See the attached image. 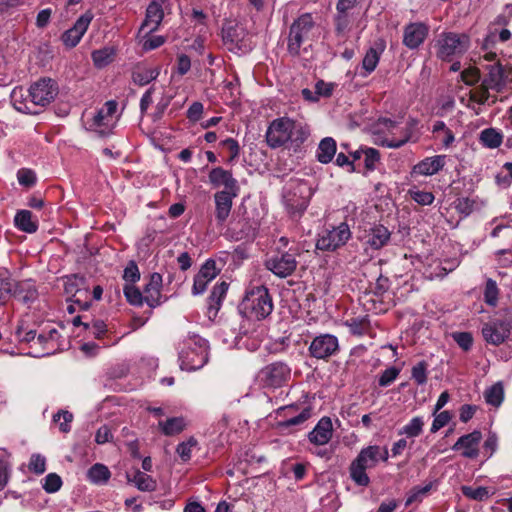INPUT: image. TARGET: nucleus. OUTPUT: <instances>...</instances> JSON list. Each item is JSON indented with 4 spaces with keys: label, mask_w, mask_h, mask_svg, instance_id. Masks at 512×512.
Here are the masks:
<instances>
[{
    "label": "nucleus",
    "mask_w": 512,
    "mask_h": 512,
    "mask_svg": "<svg viewBox=\"0 0 512 512\" xmlns=\"http://www.w3.org/2000/svg\"><path fill=\"white\" fill-rule=\"evenodd\" d=\"M308 136L309 129L305 124L289 117H280L270 123L266 131V142L273 149L286 145L296 152Z\"/></svg>",
    "instance_id": "f257e3e1"
},
{
    "label": "nucleus",
    "mask_w": 512,
    "mask_h": 512,
    "mask_svg": "<svg viewBox=\"0 0 512 512\" xmlns=\"http://www.w3.org/2000/svg\"><path fill=\"white\" fill-rule=\"evenodd\" d=\"M389 453L387 447L379 445H369L362 448L357 457L351 462L349 467L351 479L360 486H367L370 479L366 473L367 469L375 467L379 461L386 462Z\"/></svg>",
    "instance_id": "f03ea898"
},
{
    "label": "nucleus",
    "mask_w": 512,
    "mask_h": 512,
    "mask_svg": "<svg viewBox=\"0 0 512 512\" xmlns=\"http://www.w3.org/2000/svg\"><path fill=\"white\" fill-rule=\"evenodd\" d=\"M180 368L194 371L202 368L208 361V342L196 335H188L179 351Z\"/></svg>",
    "instance_id": "7ed1b4c3"
},
{
    "label": "nucleus",
    "mask_w": 512,
    "mask_h": 512,
    "mask_svg": "<svg viewBox=\"0 0 512 512\" xmlns=\"http://www.w3.org/2000/svg\"><path fill=\"white\" fill-rule=\"evenodd\" d=\"M274 305L269 290L265 286H256L248 290L242 300L241 312L248 318L263 320L273 311Z\"/></svg>",
    "instance_id": "20e7f679"
},
{
    "label": "nucleus",
    "mask_w": 512,
    "mask_h": 512,
    "mask_svg": "<svg viewBox=\"0 0 512 512\" xmlns=\"http://www.w3.org/2000/svg\"><path fill=\"white\" fill-rule=\"evenodd\" d=\"M495 318L482 326V336L491 345L499 346L512 334V310L505 308L498 312Z\"/></svg>",
    "instance_id": "39448f33"
},
{
    "label": "nucleus",
    "mask_w": 512,
    "mask_h": 512,
    "mask_svg": "<svg viewBox=\"0 0 512 512\" xmlns=\"http://www.w3.org/2000/svg\"><path fill=\"white\" fill-rule=\"evenodd\" d=\"M469 47L470 37L466 33L443 32L435 42L436 56L444 61L464 54Z\"/></svg>",
    "instance_id": "423d86ee"
},
{
    "label": "nucleus",
    "mask_w": 512,
    "mask_h": 512,
    "mask_svg": "<svg viewBox=\"0 0 512 512\" xmlns=\"http://www.w3.org/2000/svg\"><path fill=\"white\" fill-rule=\"evenodd\" d=\"M310 188L302 180H290L287 184L283 199L286 209L293 217H300L309 205Z\"/></svg>",
    "instance_id": "0eeeda50"
},
{
    "label": "nucleus",
    "mask_w": 512,
    "mask_h": 512,
    "mask_svg": "<svg viewBox=\"0 0 512 512\" xmlns=\"http://www.w3.org/2000/svg\"><path fill=\"white\" fill-rule=\"evenodd\" d=\"M315 22L310 13H304L293 21L289 28L287 50L292 56H298L302 45L309 39Z\"/></svg>",
    "instance_id": "6e6552de"
},
{
    "label": "nucleus",
    "mask_w": 512,
    "mask_h": 512,
    "mask_svg": "<svg viewBox=\"0 0 512 512\" xmlns=\"http://www.w3.org/2000/svg\"><path fill=\"white\" fill-rule=\"evenodd\" d=\"M486 74L482 80L484 92L489 90L502 92L512 82V65L501 62L489 63L485 66Z\"/></svg>",
    "instance_id": "1a4fd4ad"
},
{
    "label": "nucleus",
    "mask_w": 512,
    "mask_h": 512,
    "mask_svg": "<svg viewBox=\"0 0 512 512\" xmlns=\"http://www.w3.org/2000/svg\"><path fill=\"white\" fill-rule=\"evenodd\" d=\"M58 94L57 84L50 78H42L33 83L28 90V97L33 109L50 104Z\"/></svg>",
    "instance_id": "9d476101"
},
{
    "label": "nucleus",
    "mask_w": 512,
    "mask_h": 512,
    "mask_svg": "<svg viewBox=\"0 0 512 512\" xmlns=\"http://www.w3.org/2000/svg\"><path fill=\"white\" fill-rule=\"evenodd\" d=\"M351 231L347 223H340L331 230L324 231L318 238L316 247L322 251H335L342 247L351 238Z\"/></svg>",
    "instance_id": "9b49d317"
},
{
    "label": "nucleus",
    "mask_w": 512,
    "mask_h": 512,
    "mask_svg": "<svg viewBox=\"0 0 512 512\" xmlns=\"http://www.w3.org/2000/svg\"><path fill=\"white\" fill-rule=\"evenodd\" d=\"M291 370L283 362H274L259 372V379L265 387L278 388L284 385L290 378Z\"/></svg>",
    "instance_id": "f8f14e48"
},
{
    "label": "nucleus",
    "mask_w": 512,
    "mask_h": 512,
    "mask_svg": "<svg viewBox=\"0 0 512 512\" xmlns=\"http://www.w3.org/2000/svg\"><path fill=\"white\" fill-rule=\"evenodd\" d=\"M297 264L295 255L290 252L277 254L265 262L266 268L280 278L292 275L296 270Z\"/></svg>",
    "instance_id": "ddd939ff"
},
{
    "label": "nucleus",
    "mask_w": 512,
    "mask_h": 512,
    "mask_svg": "<svg viewBox=\"0 0 512 512\" xmlns=\"http://www.w3.org/2000/svg\"><path fill=\"white\" fill-rule=\"evenodd\" d=\"M339 348L338 339L332 334L316 336L310 346L309 353L316 359H327L334 355Z\"/></svg>",
    "instance_id": "4468645a"
},
{
    "label": "nucleus",
    "mask_w": 512,
    "mask_h": 512,
    "mask_svg": "<svg viewBox=\"0 0 512 512\" xmlns=\"http://www.w3.org/2000/svg\"><path fill=\"white\" fill-rule=\"evenodd\" d=\"M208 177L213 187H223L221 191L232 193V195H239L240 187L231 171L225 170L222 167H216L209 172Z\"/></svg>",
    "instance_id": "2eb2a0df"
},
{
    "label": "nucleus",
    "mask_w": 512,
    "mask_h": 512,
    "mask_svg": "<svg viewBox=\"0 0 512 512\" xmlns=\"http://www.w3.org/2000/svg\"><path fill=\"white\" fill-rule=\"evenodd\" d=\"M429 33V27L422 22H412L404 27L403 44L410 50H414L423 44Z\"/></svg>",
    "instance_id": "dca6fc26"
},
{
    "label": "nucleus",
    "mask_w": 512,
    "mask_h": 512,
    "mask_svg": "<svg viewBox=\"0 0 512 512\" xmlns=\"http://www.w3.org/2000/svg\"><path fill=\"white\" fill-rule=\"evenodd\" d=\"M93 19V15L91 12H86L81 15L75 22L72 28L65 31L61 39L65 46L69 48L75 47L81 40L84 33L87 31L91 21Z\"/></svg>",
    "instance_id": "f3484780"
},
{
    "label": "nucleus",
    "mask_w": 512,
    "mask_h": 512,
    "mask_svg": "<svg viewBox=\"0 0 512 512\" xmlns=\"http://www.w3.org/2000/svg\"><path fill=\"white\" fill-rule=\"evenodd\" d=\"M219 272L220 270L217 269L215 260H206L194 277V283L192 286L193 295L202 294L206 290L208 283L216 278Z\"/></svg>",
    "instance_id": "a211bd4d"
},
{
    "label": "nucleus",
    "mask_w": 512,
    "mask_h": 512,
    "mask_svg": "<svg viewBox=\"0 0 512 512\" xmlns=\"http://www.w3.org/2000/svg\"><path fill=\"white\" fill-rule=\"evenodd\" d=\"M482 440V433L479 430L461 436L456 443L452 446L455 451L463 450L462 456L465 458L474 459L479 455V443Z\"/></svg>",
    "instance_id": "6ab92c4d"
},
{
    "label": "nucleus",
    "mask_w": 512,
    "mask_h": 512,
    "mask_svg": "<svg viewBox=\"0 0 512 512\" xmlns=\"http://www.w3.org/2000/svg\"><path fill=\"white\" fill-rule=\"evenodd\" d=\"M246 31L243 26L231 22L225 24L222 28V39L229 50L242 49L246 47Z\"/></svg>",
    "instance_id": "aec40b11"
},
{
    "label": "nucleus",
    "mask_w": 512,
    "mask_h": 512,
    "mask_svg": "<svg viewBox=\"0 0 512 512\" xmlns=\"http://www.w3.org/2000/svg\"><path fill=\"white\" fill-rule=\"evenodd\" d=\"M163 17L162 5L156 1L151 2L146 9L145 20L140 27V32L146 36L150 35L158 29Z\"/></svg>",
    "instance_id": "412c9836"
},
{
    "label": "nucleus",
    "mask_w": 512,
    "mask_h": 512,
    "mask_svg": "<svg viewBox=\"0 0 512 512\" xmlns=\"http://www.w3.org/2000/svg\"><path fill=\"white\" fill-rule=\"evenodd\" d=\"M238 195H232V193H227L226 191H217L214 194V203H215V218L219 224H223L228 219L233 200Z\"/></svg>",
    "instance_id": "4be33fe9"
},
{
    "label": "nucleus",
    "mask_w": 512,
    "mask_h": 512,
    "mask_svg": "<svg viewBox=\"0 0 512 512\" xmlns=\"http://www.w3.org/2000/svg\"><path fill=\"white\" fill-rule=\"evenodd\" d=\"M333 435L332 421L329 417H322L314 429L309 432L308 439L315 445L327 444Z\"/></svg>",
    "instance_id": "5701e85b"
},
{
    "label": "nucleus",
    "mask_w": 512,
    "mask_h": 512,
    "mask_svg": "<svg viewBox=\"0 0 512 512\" xmlns=\"http://www.w3.org/2000/svg\"><path fill=\"white\" fill-rule=\"evenodd\" d=\"M161 286L162 276L159 273H153L150 280L145 286L143 296L145 303L151 308H155L161 304Z\"/></svg>",
    "instance_id": "b1692460"
},
{
    "label": "nucleus",
    "mask_w": 512,
    "mask_h": 512,
    "mask_svg": "<svg viewBox=\"0 0 512 512\" xmlns=\"http://www.w3.org/2000/svg\"><path fill=\"white\" fill-rule=\"evenodd\" d=\"M12 297L29 306L38 298V291L32 280L15 281Z\"/></svg>",
    "instance_id": "393cba45"
},
{
    "label": "nucleus",
    "mask_w": 512,
    "mask_h": 512,
    "mask_svg": "<svg viewBox=\"0 0 512 512\" xmlns=\"http://www.w3.org/2000/svg\"><path fill=\"white\" fill-rule=\"evenodd\" d=\"M11 102L16 110L26 114H38L39 109H33L32 103L28 94L25 95V91L22 87H16L11 93Z\"/></svg>",
    "instance_id": "a878e982"
},
{
    "label": "nucleus",
    "mask_w": 512,
    "mask_h": 512,
    "mask_svg": "<svg viewBox=\"0 0 512 512\" xmlns=\"http://www.w3.org/2000/svg\"><path fill=\"white\" fill-rule=\"evenodd\" d=\"M446 156L437 155L422 160L415 166L417 173L421 175H434L439 172L445 165Z\"/></svg>",
    "instance_id": "bb28decb"
},
{
    "label": "nucleus",
    "mask_w": 512,
    "mask_h": 512,
    "mask_svg": "<svg viewBox=\"0 0 512 512\" xmlns=\"http://www.w3.org/2000/svg\"><path fill=\"white\" fill-rule=\"evenodd\" d=\"M390 239L389 230L383 225H375L368 234L366 243L373 249L378 250L385 246Z\"/></svg>",
    "instance_id": "cd10ccee"
},
{
    "label": "nucleus",
    "mask_w": 512,
    "mask_h": 512,
    "mask_svg": "<svg viewBox=\"0 0 512 512\" xmlns=\"http://www.w3.org/2000/svg\"><path fill=\"white\" fill-rule=\"evenodd\" d=\"M187 427L184 417H171L166 420H159L158 428L165 436H175L183 432Z\"/></svg>",
    "instance_id": "c85d7f7f"
},
{
    "label": "nucleus",
    "mask_w": 512,
    "mask_h": 512,
    "mask_svg": "<svg viewBox=\"0 0 512 512\" xmlns=\"http://www.w3.org/2000/svg\"><path fill=\"white\" fill-rule=\"evenodd\" d=\"M384 49L385 41L379 40L375 42V45L369 48L368 51L366 52L362 61V66L368 74L374 71L375 68L377 67L380 55L383 53Z\"/></svg>",
    "instance_id": "c756f323"
},
{
    "label": "nucleus",
    "mask_w": 512,
    "mask_h": 512,
    "mask_svg": "<svg viewBox=\"0 0 512 512\" xmlns=\"http://www.w3.org/2000/svg\"><path fill=\"white\" fill-rule=\"evenodd\" d=\"M337 144L332 137L323 138L317 148L316 158L322 164H328L336 154Z\"/></svg>",
    "instance_id": "7c9ffc66"
},
{
    "label": "nucleus",
    "mask_w": 512,
    "mask_h": 512,
    "mask_svg": "<svg viewBox=\"0 0 512 512\" xmlns=\"http://www.w3.org/2000/svg\"><path fill=\"white\" fill-rule=\"evenodd\" d=\"M15 226L26 233H35L38 229L37 219H33L32 212L29 210H20L14 218Z\"/></svg>",
    "instance_id": "2f4dec72"
},
{
    "label": "nucleus",
    "mask_w": 512,
    "mask_h": 512,
    "mask_svg": "<svg viewBox=\"0 0 512 512\" xmlns=\"http://www.w3.org/2000/svg\"><path fill=\"white\" fill-rule=\"evenodd\" d=\"M127 479L133 483L140 491L151 492L157 487L156 481L148 474L135 470L132 474H127Z\"/></svg>",
    "instance_id": "473e14b6"
},
{
    "label": "nucleus",
    "mask_w": 512,
    "mask_h": 512,
    "mask_svg": "<svg viewBox=\"0 0 512 512\" xmlns=\"http://www.w3.org/2000/svg\"><path fill=\"white\" fill-rule=\"evenodd\" d=\"M227 290H228V284L224 281L219 284H216L213 287V289L208 297V312H209V314H212V313L214 315L217 314V312L220 308V305H221V301L225 297Z\"/></svg>",
    "instance_id": "72a5a7b5"
},
{
    "label": "nucleus",
    "mask_w": 512,
    "mask_h": 512,
    "mask_svg": "<svg viewBox=\"0 0 512 512\" xmlns=\"http://www.w3.org/2000/svg\"><path fill=\"white\" fill-rule=\"evenodd\" d=\"M158 75V68L138 67L132 72V80L139 86H145L155 80Z\"/></svg>",
    "instance_id": "f704fd0d"
},
{
    "label": "nucleus",
    "mask_w": 512,
    "mask_h": 512,
    "mask_svg": "<svg viewBox=\"0 0 512 512\" xmlns=\"http://www.w3.org/2000/svg\"><path fill=\"white\" fill-rule=\"evenodd\" d=\"M479 139L483 146L494 149L501 145L503 137L496 129L486 128L481 131Z\"/></svg>",
    "instance_id": "c9c22d12"
},
{
    "label": "nucleus",
    "mask_w": 512,
    "mask_h": 512,
    "mask_svg": "<svg viewBox=\"0 0 512 512\" xmlns=\"http://www.w3.org/2000/svg\"><path fill=\"white\" fill-rule=\"evenodd\" d=\"M15 286V280L11 278L10 274L6 270L0 271V303H5L10 297H12L13 287Z\"/></svg>",
    "instance_id": "e433bc0d"
},
{
    "label": "nucleus",
    "mask_w": 512,
    "mask_h": 512,
    "mask_svg": "<svg viewBox=\"0 0 512 512\" xmlns=\"http://www.w3.org/2000/svg\"><path fill=\"white\" fill-rule=\"evenodd\" d=\"M485 401L494 406L499 407L504 399V388L501 382H497L484 392Z\"/></svg>",
    "instance_id": "4c0bfd02"
},
{
    "label": "nucleus",
    "mask_w": 512,
    "mask_h": 512,
    "mask_svg": "<svg viewBox=\"0 0 512 512\" xmlns=\"http://www.w3.org/2000/svg\"><path fill=\"white\" fill-rule=\"evenodd\" d=\"M114 120L105 115L100 109L93 117L91 127L98 130L100 134L105 135L111 131Z\"/></svg>",
    "instance_id": "58836bf2"
},
{
    "label": "nucleus",
    "mask_w": 512,
    "mask_h": 512,
    "mask_svg": "<svg viewBox=\"0 0 512 512\" xmlns=\"http://www.w3.org/2000/svg\"><path fill=\"white\" fill-rule=\"evenodd\" d=\"M425 423L422 417H413L406 425L399 431V435H405L409 438L418 437L423 432Z\"/></svg>",
    "instance_id": "ea45409f"
},
{
    "label": "nucleus",
    "mask_w": 512,
    "mask_h": 512,
    "mask_svg": "<svg viewBox=\"0 0 512 512\" xmlns=\"http://www.w3.org/2000/svg\"><path fill=\"white\" fill-rule=\"evenodd\" d=\"M87 476L93 483H104L109 479L110 471L105 465L97 463L88 470Z\"/></svg>",
    "instance_id": "a19ab883"
},
{
    "label": "nucleus",
    "mask_w": 512,
    "mask_h": 512,
    "mask_svg": "<svg viewBox=\"0 0 512 512\" xmlns=\"http://www.w3.org/2000/svg\"><path fill=\"white\" fill-rule=\"evenodd\" d=\"M114 59V50L111 48H104L93 51L92 60L94 65L98 68H103L111 63Z\"/></svg>",
    "instance_id": "79ce46f5"
},
{
    "label": "nucleus",
    "mask_w": 512,
    "mask_h": 512,
    "mask_svg": "<svg viewBox=\"0 0 512 512\" xmlns=\"http://www.w3.org/2000/svg\"><path fill=\"white\" fill-rule=\"evenodd\" d=\"M364 167L367 172H372L377 169L380 164L381 156L380 152L372 147H365L364 151Z\"/></svg>",
    "instance_id": "37998d69"
},
{
    "label": "nucleus",
    "mask_w": 512,
    "mask_h": 512,
    "mask_svg": "<svg viewBox=\"0 0 512 512\" xmlns=\"http://www.w3.org/2000/svg\"><path fill=\"white\" fill-rule=\"evenodd\" d=\"M124 295L129 304L142 306L145 302L143 293L133 284H126L123 288Z\"/></svg>",
    "instance_id": "c03bdc74"
},
{
    "label": "nucleus",
    "mask_w": 512,
    "mask_h": 512,
    "mask_svg": "<svg viewBox=\"0 0 512 512\" xmlns=\"http://www.w3.org/2000/svg\"><path fill=\"white\" fill-rule=\"evenodd\" d=\"M461 491L465 497L472 500L484 501L490 497L489 490L486 487L462 486Z\"/></svg>",
    "instance_id": "a18cd8bd"
},
{
    "label": "nucleus",
    "mask_w": 512,
    "mask_h": 512,
    "mask_svg": "<svg viewBox=\"0 0 512 512\" xmlns=\"http://www.w3.org/2000/svg\"><path fill=\"white\" fill-rule=\"evenodd\" d=\"M198 444L194 437H190L187 441L179 443L176 447V453L179 455L182 461L187 462L191 459L192 448Z\"/></svg>",
    "instance_id": "49530a36"
},
{
    "label": "nucleus",
    "mask_w": 512,
    "mask_h": 512,
    "mask_svg": "<svg viewBox=\"0 0 512 512\" xmlns=\"http://www.w3.org/2000/svg\"><path fill=\"white\" fill-rule=\"evenodd\" d=\"M499 289L494 280L488 279L486 281L484 290V301L490 306H496L498 301Z\"/></svg>",
    "instance_id": "de8ad7c7"
},
{
    "label": "nucleus",
    "mask_w": 512,
    "mask_h": 512,
    "mask_svg": "<svg viewBox=\"0 0 512 512\" xmlns=\"http://www.w3.org/2000/svg\"><path fill=\"white\" fill-rule=\"evenodd\" d=\"M428 364L426 361H420L413 366L411 374L412 379L418 384L423 385L427 382Z\"/></svg>",
    "instance_id": "09e8293b"
},
{
    "label": "nucleus",
    "mask_w": 512,
    "mask_h": 512,
    "mask_svg": "<svg viewBox=\"0 0 512 512\" xmlns=\"http://www.w3.org/2000/svg\"><path fill=\"white\" fill-rule=\"evenodd\" d=\"M28 468L31 472L37 475L43 474L46 471V458L38 453L32 454Z\"/></svg>",
    "instance_id": "8fccbe9b"
},
{
    "label": "nucleus",
    "mask_w": 512,
    "mask_h": 512,
    "mask_svg": "<svg viewBox=\"0 0 512 512\" xmlns=\"http://www.w3.org/2000/svg\"><path fill=\"white\" fill-rule=\"evenodd\" d=\"M61 486H62L61 477L56 473H49L44 478V483H43L42 487L47 493H55L61 488Z\"/></svg>",
    "instance_id": "3c124183"
},
{
    "label": "nucleus",
    "mask_w": 512,
    "mask_h": 512,
    "mask_svg": "<svg viewBox=\"0 0 512 512\" xmlns=\"http://www.w3.org/2000/svg\"><path fill=\"white\" fill-rule=\"evenodd\" d=\"M83 326L96 339H101L107 331L106 324L102 320H93L91 323H84Z\"/></svg>",
    "instance_id": "603ef678"
},
{
    "label": "nucleus",
    "mask_w": 512,
    "mask_h": 512,
    "mask_svg": "<svg viewBox=\"0 0 512 512\" xmlns=\"http://www.w3.org/2000/svg\"><path fill=\"white\" fill-rule=\"evenodd\" d=\"M17 179L20 185L32 187L36 183V174L31 169L22 168L17 172Z\"/></svg>",
    "instance_id": "864d4df0"
},
{
    "label": "nucleus",
    "mask_w": 512,
    "mask_h": 512,
    "mask_svg": "<svg viewBox=\"0 0 512 512\" xmlns=\"http://www.w3.org/2000/svg\"><path fill=\"white\" fill-rule=\"evenodd\" d=\"M59 337L57 329L52 328L48 332H41L37 336V344L41 345L44 349H49L51 342H56Z\"/></svg>",
    "instance_id": "5fc2aeb1"
},
{
    "label": "nucleus",
    "mask_w": 512,
    "mask_h": 512,
    "mask_svg": "<svg viewBox=\"0 0 512 512\" xmlns=\"http://www.w3.org/2000/svg\"><path fill=\"white\" fill-rule=\"evenodd\" d=\"M411 198L420 205H430L434 201V195L432 192L422 190H410Z\"/></svg>",
    "instance_id": "6e6d98bb"
},
{
    "label": "nucleus",
    "mask_w": 512,
    "mask_h": 512,
    "mask_svg": "<svg viewBox=\"0 0 512 512\" xmlns=\"http://www.w3.org/2000/svg\"><path fill=\"white\" fill-rule=\"evenodd\" d=\"M434 416L435 417L430 429L431 433H436L441 428L446 426L451 420V414L449 411H442L438 414L436 413Z\"/></svg>",
    "instance_id": "4d7b16f0"
},
{
    "label": "nucleus",
    "mask_w": 512,
    "mask_h": 512,
    "mask_svg": "<svg viewBox=\"0 0 512 512\" xmlns=\"http://www.w3.org/2000/svg\"><path fill=\"white\" fill-rule=\"evenodd\" d=\"M311 416V409L310 408H304L298 415L292 416L288 418L287 420L283 421L281 423L284 427H291L303 424L305 421H307Z\"/></svg>",
    "instance_id": "13d9d810"
},
{
    "label": "nucleus",
    "mask_w": 512,
    "mask_h": 512,
    "mask_svg": "<svg viewBox=\"0 0 512 512\" xmlns=\"http://www.w3.org/2000/svg\"><path fill=\"white\" fill-rule=\"evenodd\" d=\"M123 279L130 284H134L140 279V272L137 264L134 261H130L125 267Z\"/></svg>",
    "instance_id": "bf43d9fd"
},
{
    "label": "nucleus",
    "mask_w": 512,
    "mask_h": 512,
    "mask_svg": "<svg viewBox=\"0 0 512 512\" xmlns=\"http://www.w3.org/2000/svg\"><path fill=\"white\" fill-rule=\"evenodd\" d=\"M400 370L396 367H390L382 372L379 377V386L387 387L398 377Z\"/></svg>",
    "instance_id": "052dcab7"
},
{
    "label": "nucleus",
    "mask_w": 512,
    "mask_h": 512,
    "mask_svg": "<svg viewBox=\"0 0 512 512\" xmlns=\"http://www.w3.org/2000/svg\"><path fill=\"white\" fill-rule=\"evenodd\" d=\"M474 207H475V201L468 197L458 198L455 201V209L459 213L464 214V215H469L470 213H472V211L474 210Z\"/></svg>",
    "instance_id": "680f3d73"
},
{
    "label": "nucleus",
    "mask_w": 512,
    "mask_h": 512,
    "mask_svg": "<svg viewBox=\"0 0 512 512\" xmlns=\"http://www.w3.org/2000/svg\"><path fill=\"white\" fill-rule=\"evenodd\" d=\"M88 290H77L72 296V302L77 305L80 310H88L91 302L88 300Z\"/></svg>",
    "instance_id": "e2e57ef3"
},
{
    "label": "nucleus",
    "mask_w": 512,
    "mask_h": 512,
    "mask_svg": "<svg viewBox=\"0 0 512 512\" xmlns=\"http://www.w3.org/2000/svg\"><path fill=\"white\" fill-rule=\"evenodd\" d=\"M73 420V415L69 411H60L54 415V421L59 423L62 432L70 431V423Z\"/></svg>",
    "instance_id": "0e129e2a"
},
{
    "label": "nucleus",
    "mask_w": 512,
    "mask_h": 512,
    "mask_svg": "<svg viewBox=\"0 0 512 512\" xmlns=\"http://www.w3.org/2000/svg\"><path fill=\"white\" fill-rule=\"evenodd\" d=\"M432 488V483L426 484L423 487L416 486L411 490V494L407 498L406 505H410L415 501L420 500L425 496Z\"/></svg>",
    "instance_id": "69168bd1"
},
{
    "label": "nucleus",
    "mask_w": 512,
    "mask_h": 512,
    "mask_svg": "<svg viewBox=\"0 0 512 512\" xmlns=\"http://www.w3.org/2000/svg\"><path fill=\"white\" fill-rule=\"evenodd\" d=\"M220 145L229 151V153H230V156L228 159L229 162L234 161L238 157L239 152H240V147H239L238 142L235 139L227 138V139L223 140L220 143Z\"/></svg>",
    "instance_id": "338daca9"
},
{
    "label": "nucleus",
    "mask_w": 512,
    "mask_h": 512,
    "mask_svg": "<svg viewBox=\"0 0 512 512\" xmlns=\"http://www.w3.org/2000/svg\"><path fill=\"white\" fill-rule=\"evenodd\" d=\"M453 339L465 351H468L473 343L472 335L469 332H456L453 334Z\"/></svg>",
    "instance_id": "774afa93"
}]
</instances>
